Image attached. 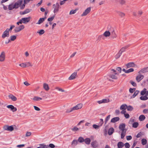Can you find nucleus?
<instances>
[{"label": "nucleus", "instance_id": "40", "mask_svg": "<svg viewBox=\"0 0 148 148\" xmlns=\"http://www.w3.org/2000/svg\"><path fill=\"white\" fill-rule=\"evenodd\" d=\"M8 131L10 132H12V131L14 129L13 125L8 126Z\"/></svg>", "mask_w": 148, "mask_h": 148}, {"label": "nucleus", "instance_id": "51", "mask_svg": "<svg viewBox=\"0 0 148 148\" xmlns=\"http://www.w3.org/2000/svg\"><path fill=\"white\" fill-rule=\"evenodd\" d=\"M77 11V10L76 9L75 10H71L70 11L69 14H74Z\"/></svg>", "mask_w": 148, "mask_h": 148}, {"label": "nucleus", "instance_id": "48", "mask_svg": "<svg viewBox=\"0 0 148 148\" xmlns=\"http://www.w3.org/2000/svg\"><path fill=\"white\" fill-rule=\"evenodd\" d=\"M40 145L42 148H48V146L45 145L44 144H40Z\"/></svg>", "mask_w": 148, "mask_h": 148}, {"label": "nucleus", "instance_id": "26", "mask_svg": "<svg viewBox=\"0 0 148 148\" xmlns=\"http://www.w3.org/2000/svg\"><path fill=\"white\" fill-rule=\"evenodd\" d=\"M43 88L46 91L48 90L49 89L48 85L45 83H44L43 84Z\"/></svg>", "mask_w": 148, "mask_h": 148}, {"label": "nucleus", "instance_id": "7", "mask_svg": "<svg viewBox=\"0 0 148 148\" xmlns=\"http://www.w3.org/2000/svg\"><path fill=\"white\" fill-rule=\"evenodd\" d=\"M22 0H18L14 4V6L15 8L16 9L18 8V7L22 4Z\"/></svg>", "mask_w": 148, "mask_h": 148}, {"label": "nucleus", "instance_id": "5", "mask_svg": "<svg viewBox=\"0 0 148 148\" xmlns=\"http://www.w3.org/2000/svg\"><path fill=\"white\" fill-rule=\"evenodd\" d=\"M5 53L4 51H2L0 55V62H4L5 60Z\"/></svg>", "mask_w": 148, "mask_h": 148}, {"label": "nucleus", "instance_id": "14", "mask_svg": "<svg viewBox=\"0 0 148 148\" xmlns=\"http://www.w3.org/2000/svg\"><path fill=\"white\" fill-rule=\"evenodd\" d=\"M7 107L8 108H10L11 110L13 112L16 111L17 110V108L14 107L12 105H8L7 106Z\"/></svg>", "mask_w": 148, "mask_h": 148}, {"label": "nucleus", "instance_id": "22", "mask_svg": "<svg viewBox=\"0 0 148 148\" xmlns=\"http://www.w3.org/2000/svg\"><path fill=\"white\" fill-rule=\"evenodd\" d=\"M110 32L109 31H106L103 34V35L106 37H109L110 35Z\"/></svg>", "mask_w": 148, "mask_h": 148}, {"label": "nucleus", "instance_id": "37", "mask_svg": "<svg viewBox=\"0 0 148 148\" xmlns=\"http://www.w3.org/2000/svg\"><path fill=\"white\" fill-rule=\"evenodd\" d=\"M122 53H120L119 51L118 53L115 56V58L116 59H118L121 56Z\"/></svg>", "mask_w": 148, "mask_h": 148}, {"label": "nucleus", "instance_id": "61", "mask_svg": "<svg viewBox=\"0 0 148 148\" xmlns=\"http://www.w3.org/2000/svg\"><path fill=\"white\" fill-rule=\"evenodd\" d=\"M25 64L26 65V66L27 67L32 66V65L29 62H27Z\"/></svg>", "mask_w": 148, "mask_h": 148}, {"label": "nucleus", "instance_id": "10", "mask_svg": "<svg viewBox=\"0 0 148 148\" xmlns=\"http://www.w3.org/2000/svg\"><path fill=\"white\" fill-rule=\"evenodd\" d=\"M22 18L23 21V23L26 24L30 21L31 17L29 16L28 17H23Z\"/></svg>", "mask_w": 148, "mask_h": 148}, {"label": "nucleus", "instance_id": "6", "mask_svg": "<svg viewBox=\"0 0 148 148\" xmlns=\"http://www.w3.org/2000/svg\"><path fill=\"white\" fill-rule=\"evenodd\" d=\"M91 7H89L88 8L84 11V12L81 15V16H84L88 14L90 11Z\"/></svg>", "mask_w": 148, "mask_h": 148}, {"label": "nucleus", "instance_id": "57", "mask_svg": "<svg viewBox=\"0 0 148 148\" xmlns=\"http://www.w3.org/2000/svg\"><path fill=\"white\" fill-rule=\"evenodd\" d=\"M56 89L57 90H58L59 91H61L62 92H64V90H63L62 88H60L59 87H56Z\"/></svg>", "mask_w": 148, "mask_h": 148}, {"label": "nucleus", "instance_id": "11", "mask_svg": "<svg viewBox=\"0 0 148 148\" xmlns=\"http://www.w3.org/2000/svg\"><path fill=\"white\" fill-rule=\"evenodd\" d=\"M118 75V74L116 73H114V74H112V73H111L109 74L108 76L109 77L112 79H117V77L116 76V75Z\"/></svg>", "mask_w": 148, "mask_h": 148}, {"label": "nucleus", "instance_id": "43", "mask_svg": "<svg viewBox=\"0 0 148 148\" xmlns=\"http://www.w3.org/2000/svg\"><path fill=\"white\" fill-rule=\"evenodd\" d=\"M77 141L79 143H82L84 141V139L82 137H80L78 138Z\"/></svg>", "mask_w": 148, "mask_h": 148}, {"label": "nucleus", "instance_id": "19", "mask_svg": "<svg viewBox=\"0 0 148 148\" xmlns=\"http://www.w3.org/2000/svg\"><path fill=\"white\" fill-rule=\"evenodd\" d=\"M116 12L121 18H123L125 16V14L123 12L118 11H116Z\"/></svg>", "mask_w": 148, "mask_h": 148}, {"label": "nucleus", "instance_id": "63", "mask_svg": "<svg viewBox=\"0 0 148 148\" xmlns=\"http://www.w3.org/2000/svg\"><path fill=\"white\" fill-rule=\"evenodd\" d=\"M34 109L36 111H39L40 110V109L38 107L34 106Z\"/></svg>", "mask_w": 148, "mask_h": 148}, {"label": "nucleus", "instance_id": "2", "mask_svg": "<svg viewBox=\"0 0 148 148\" xmlns=\"http://www.w3.org/2000/svg\"><path fill=\"white\" fill-rule=\"evenodd\" d=\"M60 5L58 3H56L53 5V8L54 9L53 12L54 13L58 12L60 8Z\"/></svg>", "mask_w": 148, "mask_h": 148}, {"label": "nucleus", "instance_id": "44", "mask_svg": "<svg viewBox=\"0 0 148 148\" xmlns=\"http://www.w3.org/2000/svg\"><path fill=\"white\" fill-rule=\"evenodd\" d=\"M73 111V110L72 108H71L69 109H67L66 111V113H70V112H72Z\"/></svg>", "mask_w": 148, "mask_h": 148}, {"label": "nucleus", "instance_id": "49", "mask_svg": "<svg viewBox=\"0 0 148 148\" xmlns=\"http://www.w3.org/2000/svg\"><path fill=\"white\" fill-rule=\"evenodd\" d=\"M134 71V69L133 68H130L128 69V70H126V73H128L131 72H132Z\"/></svg>", "mask_w": 148, "mask_h": 148}, {"label": "nucleus", "instance_id": "29", "mask_svg": "<svg viewBox=\"0 0 148 148\" xmlns=\"http://www.w3.org/2000/svg\"><path fill=\"white\" fill-rule=\"evenodd\" d=\"M127 108V105L126 104L122 105L120 107L121 110H125Z\"/></svg>", "mask_w": 148, "mask_h": 148}, {"label": "nucleus", "instance_id": "15", "mask_svg": "<svg viewBox=\"0 0 148 148\" xmlns=\"http://www.w3.org/2000/svg\"><path fill=\"white\" fill-rule=\"evenodd\" d=\"M144 77V75H140L137 76L136 79L138 82H139Z\"/></svg>", "mask_w": 148, "mask_h": 148}, {"label": "nucleus", "instance_id": "52", "mask_svg": "<svg viewBox=\"0 0 148 148\" xmlns=\"http://www.w3.org/2000/svg\"><path fill=\"white\" fill-rule=\"evenodd\" d=\"M130 83L134 86H136V84L133 81L131 80L130 82Z\"/></svg>", "mask_w": 148, "mask_h": 148}, {"label": "nucleus", "instance_id": "32", "mask_svg": "<svg viewBox=\"0 0 148 148\" xmlns=\"http://www.w3.org/2000/svg\"><path fill=\"white\" fill-rule=\"evenodd\" d=\"M91 140L89 138H86L84 140V141L85 143L87 145H89L90 144Z\"/></svg>", "mask_w": 148, "mask_h": 148}, {"label": "nucleus", "instance_id": "25", "mask_svg": "<svg viewBox=\"0 0 148 148\" xmlns=\"http://www.w3.org/2000/svg\"><path fill=\"white\" fill-rule=\"evenodd\" d=\"M78 143V141L77 140H73L71 143V145L73 147H75Z\"/></svg>", "mask_w": 148, "mask_h": 148}, {"label": "nucleus", "instance_id": "38", "mask_svg": "<svg viewBox=\"0 0 148 148\" xmlns=\"http://www.w3.org/2000/svg\"><path fill=\"white\" fill-rule=\"evenodd\" d=\"M16 36L15 35L11 36L10 37V40L12 41H14L16 39Z\"/></svg>", "mask_w": 148, "mask_h": 148}, {"label": "nucleus", "instance_id": "55", "mask_svg": "<svg viewBox=\"0 0 148 148\" xmlns=\"http://www.w3.org/2000/svg\"><path fill=\"white\" fill-rule=\"evenodd\" d=\"M92 127L93 128L96 129H98L99 127V126L97 125L96 124H94L92 125Z\"/></svg>", "mask_w": 148, "mask_h": 148}, {"label": "nucleus", "instance_id": "20", "mask_svg": "<svg viewBox=\"0 0 148 148\" xmlns=\"http://www.w3.org/2000/svg\"><path fill=\"white\" fill-rule=\"evenodd\" d=\"M8 97L9 99H11L13 101H15L17 100L16 97L12 95H9Z\"/></svg>", "mask_w": 148, "mask_h": 148}, {"label": "nucleus", "instance_id": "21", "mask_svg": "<svg viewBox=\"0 0 148 148\" xmlns=\"http://www.w3.org/2000/svg\"><path fill=\"white\" fill-rule=\"evenodd\" d=\"M129 47V45H128L126 46H125L124 47H122L119 51L121 53L123 52H124L125 51V50L126 49H127L128 47Z\"/></svg>", "mask_w": 148, "mask_h": 148}, {"label": "nucleus", "instance_id": "35", "mask_svg": "<svg viewBox=\"0 0 148 148\" xmlns=\"http://www.w3.org/2000/svg\"><path fill=\"white\" fill-rule=\"evenodd\" d=\"M33 99L35 101H38L40 100H42V98L40 97L35 96L34 97V98Z\"/></svg>", "mask_w": 148, "mask_h": 148}, {"label": "nucleus", "instance_id": "64", "mask_svg": "<svg viewBox=\"0 0 148 148\" xmlns=\"http://www.w3.org/2000/svg\"><path fill=\"white\" fill-rule=\"evenodd\" d=\"M143 112L144 114H147L148 113V109H145L143 111Z\"/></svg>", "mask_w": 148, "mask_h": 148}, {"label": "nucleus", "instance_id": "16", "mask_svg": "<svg viewBox=\"0 0 148 148\" xmlns=\"http://www.w3.org/2000/svg\"><path fill=\"white\" fill-rule=\"evenodd\" d=\"M135 66L136 65L133 62H129L126 64V66L127 68H129L131 67H135Z\"/></svg>", "mask_w": 148, "mask_h": 148}, {"label": "nucleus", "instance_id": "18", "mask_svg": "<svg viewBox=\"0 0 148 148\" xmlns=\"http://www.w3.org/2000/svg\"><path fill=\"white\" fill-rule=\"evenodd\" d=\"M120 119V118L118 117H116L112 119L111 120V122L114 123H115L118 121H119Z\"/></svg>", "mask_w": 148, "mask_h": 148}, {"label": "nucleus", "instance_id": "9", "mask_svg": "<svg viewBox=\"0 0 148 148\" xmlns=\"http://www.w3.org/2000/svg\"><path fill=\"white\" fill-rule=\"evenodd\" d=\"M83 105L82 103H80L77 104L76 106L72 108L73 110L80 109L82 107Z\"/></svg>", "mask_w": 148, "mask_h": 148}, {"label": "nucleus", "instance_id": "4", "mask_svg": "<svg viewBox=\"0 0 148 148\" xmlns=\"http://www.w3.org/2000/svg\"><path fill=\"white\" fill-rule=\"evenodd\" d=\"M25 28V27L24 25H21L18 27H16L14 29V31L15 32L17 33L23 30Z\"/></svg>", "mask_w": 148, "mask_h": 148}, {"label": "nucleus", "instance_id": "62", "mask_svg": "<svg viewBox=\"0 0 148 148\" xmlns=\"http://www.w3.org/2000/svg\"><path fill=\"white\" fill-rule=\"evenodd\" d=\"M91 145L94 147H96V143L95 142H92L91 143Z\"/></svg>", "mask_w": 148, "mask_h": 148}, {"label": "nucleus", "instance_id": "59", "mask_svg": "<svg viewBox=\"0 0 148 148\" xmlns=\"http://www.w3.org/2000/svg\"><path fill=\"white\" fill-rule=\"evenodd\" d=\"M143 13V12L141 10H139L138 12V15L139 16H140Z\"/></svg>", "mask_w": 148, "mask_h": 148}, {"label": "nucleus", "instance_id": "3", "mask_svg": "<svg viewBox=\"0 0 148 148\" xmlns=\"http://www.w3.org/2000/svg\"><path fill=\"white\" fill-rule=\"evenodd\" d=\"M109 31L110 32L111 38L113 39L116 38L117 36L115 32L114 29L113 28H111L110 29Z\"/></svg>", "mask_w": 148, "mask_h": 148}, {"label": "nucleus", "instance_id": "50", "mask_svg": "<svg viewBox=\"0 0 148 148\" xmlns=\"http://www.w3.org/2000/svg\"><path fill=\"white\" fill-rule=\"evenodd\" d=\"M110 115H109L106 118L105 120V124L106 123L107 121L110 119Z\"/></svg>", "mask_w": 148, "mask_h": 148}, {"label": "nucleus", "instance_id": "8", "mask_svg": "<svg viewBox=\"0 0 148 148\" xmlns=\"http://www.w3.org/2000/svg\"><path fill=\"white\" fill-rule=\"evenodd\" d=\"M9 36V32L6 29L3 32L2 35V38H4L5 37H8Z\"/></svg>", "mask_w": 148, "mask_h": 148}, {"label": "nucleus", "instance_id": "53", "mask_svg": "<svg viewBox=\"0 0 148 148\" xmlns=\"http://www.w3.org/2000/svg\"><path fill=\"white\" fill-rule=\"evenodd\" d=\"M124 145L125 148H129L130 147V144L128 143H126L124 144Z\"/></svg>", "mask_w": 148, "mask_h": 148}, {"label": "nucleus", "instance_id": "58", "mask_svg": "<svg viewBox=\"0 0 148 148\" xmlns=\"http://www.w3.org/2000/svg\"><path fill=\"white\" fill-rule=\"evenodd\" d=\"M54 17H55V16H53L49 18L48 19H47V21H52L53 20V19Z\"/></svg>", "mask_w": 148, "mask_h": 148}, {"label": "nucleus", "instance_id": "27", "mask_svg": "<svg viewBox=\"0 0 148 148\" xmlns=\"http://www.w3.org/2000/svg\"><path fill=\"white\" fill-rule=\"evenodd\" d=\"M46 18V17L45 18H40L39 20H38V23H36L38 24H40L45 21V19Z\"/></svg>", "mask_w": 148, "mask_h": 148}, {"label": "nucleus", "instance_id": "42", "mask_svg": "<svg viewBox=\"0 0 148 148\" xmlns=\"http://www.w3.org/2000/svg\"><path fill=\"white\" fill-rule=\"evenodd\" d=\"M147 143V140L144 138L142 139V144L143 145H146Z\"/></svg>", "mask_w": 148, "mask_h": 148}, {"label": "nucleus", "instance_id": "30", "mask_svg": "<svg viewBox=\"0 0 148 148\" xmlns=\"http://www.w3.org/2000/svg\"><path fill=\"white\" fill-rule=\"evenodd\" d=\"M140 99L142 100H146L148 99V97L145 95L144 96H141L140 97Z\"/></svg>", "mask_w": 148, "mask_h": 148}, {"label": "nucleus", "instance_id": "13", "mask_svg": "<svg viewBox=\"0 0 148 148\" xmlns=\"http://www.w3.org/2000/svg\"><path fill=\"white\" fill-rule=\"evenodd\" d=\"M148 72V67L145 68H144L140 70L138 72V73L140 74L142 73H144Z\"/></svg>", "mask_w": 148, "mask_h": 148}, {"label": "nucleus", "instance_id": "23", "mask_svg": "<svg viewBox=\"0 0 148 148\" xmlns=\"http://www.w3.org/2000/svg\"><path fill=\"white\" fill-rule=\"evenodd\" d=\"M117 145L118 148H122L124 146V144L122 142H119L118 143Z\"/></svg>", "mask_w": 148, "mask_h": 148}, {"label": "nucleus", "instance_id": "33", "mask_svg": "<svg viewBox=\"0 0 148 148\" xmlns=\"http://www.w3.org/2000/svg\"><path fill=\"white\" fill-rule=\"evenodd\" d=\"M8 9L9 10H12L13 9L15 8L14 6V4L13 3H12L8 5Z\"/></svg>", "mask_w": 148, "mask_h": 148}, {"label": "nucleus", "instance_id": "39", "mask_svg": "<svg viewBox=\"0 0 148 148\" xmlns=\"http://www.w3.org/2000/svg\"><path fill=\"white\" fill-rule=\"evenodd\" d=\"M119 2L120 4L122 5L125 4L126 3L125 0H119Z\"/></svg>", "mask_w": 148, "mask_h": 148}, {"label": "nucleus", "instance_id": "54", "mask_svg": "<svg viewBox=\"0 0 148 148\" xmlns=\"http://www.w3.org/2000/svg\"><path fill=\"white\" fill-rule=\"evenodd\" d=\"M103 103H107L109 102V99H102Z\"/></svg>", "mask_w": 148, "mask_h": 148}, {"label": "nucleus", "instance_id": "17", "mask_svg": "<svg viewBox=\"0 0 148 148\" xmlns=\"http://www.w3.org/2000/svg\"><path fill=\"white\" fill-rule=\"evenodd\" d=\"M31 9H27L25 10L24 11L20 12V14L21 15H24L30 12L31 11Z\"/></svg>", "mask_w": 148, "mask_h": 148}, {"label": "nucleus", "instance_id": "28", "mask_svg": "<svg viewBox=\"0 0 148 148\" xmlns=\"http://www.w3.org/2000/svg\"><path fill=\"white\" fill-rule=\"evenodd\" d=\"M139 93V90H136L135 91L134 94L131 97V98H134Z\"/></svg>", "mask_w": 148, "mask_h": 148}, {"label": "nucleus", "instance_id": "12", "mask_svg": "<svg viewBox=\"0 0 148 148\" xmlns=\"http://www.w3.org/2000/svg\"><path fill=\"white\" fill-rule=\"evenodd\" d=\"M77 75V72H75L73 73L70 76L69 78V80L74 79Z\"/></svg>", "mask_w": 148, "mask_h": 148}, {"label": "nucleus", "instance_id": "45", "mask_svg": "<svg viewBox=\"0 0 148 148\" xmlns=\"http://www.w3.org/2000/svg\"><path fill=\"white\" fill-rule=\"evenodd\" d=\"M79 129V128H78L77 127L75 126L73 128L71 129V130L72 131L74 132L77 131Z\"/></svg>", "mask_w": 148, "mask_h": 148}, {"label": "nucleus", "instance_id": "36", "mask_svg": "<svg viewBox=\"0 0 148 148\" xmlns=\"http://www.w3.org/2000/svg\"><path fill=\"white\" fill-rule=\"evenodd\" d=\"M138 122H134L132 124V127L136 128L138 126Z\"/></svg>", "mask_w": 148, "mask_h": 148}, {"label": "nucleus", "instance_id": "47", "mask_svg": "<svg viewBox=\"0 0 148 148\" xmlns=\"http://www.w3.org/2000/svg\"><path fill=\"white\" fill-rule=\"evenodd\" d=\"M37 33H39L40 35L43 34L45 33V31L43 29H41L39 32H37Z\"/></svg>", "mask_w": 148, "mask_h": 148}, {"label": "nucleus", "instance_id": "60", "mask_svg": "<svg viewBox=\"0 0 148 148\" xmlns=\"http://www.w3.org/2000/svg\"><path fill=\"white\" fill-rule=\"evenodd\" d=\"M31 132H27L25 134V136L26 137H28L30 136L31 134Z\"/></svg>", "mask_w": 148, "mask_h": 148}, {"label": "nucleus", "instance_id": "46", "mask_svg": "<svg viewBox=\"0 0 148 148\" xmlns=\"http://www.w3.org/2000/svg\"><path fill=\"white\" fill-rule=\"evenodd\" d=\"M15 27V26L14 25H12L10 26V27L9 29L7 28L6 29L9 32L10 31H11L12 29Z\"/></svg>", "mask_w": 148, "mask_h": 148}, {"label": "nucleus", "instance_id": "24", "mask_svg": "<svg viewBox=\"0 0 148 148\" xmlns=\"http://www.w3.org/2000/svg\"><path fill=\"white\" fill-rule=\"evenodd\" d=\"M114 130L112 127L110 128L108 131V134L109 135H111L114 132Z\"/></svg>", "mask_w": 148, "mask_h": 148}, {"label": "nucleus", "instance_id": "34", "mask_svg": "<svg viewBox=\"0 0 148 148\" xmlns=\"http://www.w3.org/2000/svg\"><path fill=\"white\" fill-rule=\"evenodd\" d=\"M147 89L145 88H144L141 91L140 95H146V92Z\"/></svg>", "mask_w": 148, "mask_h": 148}, {"label": "nucleus", "instance_id": "31", "mask_svg": "<svg viewBox=\"0 0 148 148\" xmlns=\"http://www.w3.org/2000/svg\"><path fill=\"white\" fill-rule=\"evenodd\" d=\"M145 119V117L143 115H140L139 117V120L140 121H143Z\"/></svg>", "mask_w": 148, "mask_h": 148}, {"label": "nucleus", "instance_id": "1", "mask_svg": "<svg viewBox=\"0 0 148 148\" xmlns=\"http://www.w3.org/2000/svg\"><path fill=\"white\" fill-rule=\"evenodd\" d=\"M125 124L124 123L120 124L119 126V129L121 131V138L123 139L125 136L127 130L125 129Z\"/></svg>", "mask_w": 148, "mask_h": 148}, {"label": "nucleus", "instance_id": "41", "mask_svg": "<svg viewBox=\"0 0 148 148\" xmlns=\"http://www.w3.org/2000/svg\"><path fill=\"white\" fill-rule=\"evenodd\" d=\"M127 110L129 111H132L133 110V108L131 106H127Z\"/></svg>", "mask_w": 148, "mask_h": 148}, {"label": "nucleus", "instance_id": "56", "mask_svg": "<svg viewBox=\"0 0 148 148\" xmlns=\"http://www.w3.org/2000/svg\"><path fill=\"white\" fill-rule=\"evenodd\" d=\"M19 65L23 68H25L26 66V64L24 63H22L21 64H19Z\"/></svg>", "mask_w": 148, "mask_h": 148}]
</instances>
